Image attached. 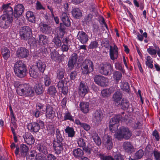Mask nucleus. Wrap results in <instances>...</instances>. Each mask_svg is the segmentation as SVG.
<instances>
[{"instance_id":"obj_1","label":"nucleus","mask_w":160,"mask_h":160,"mask_svg":"<svg viewBox=\"0 0 160 160\" xmlns=\"http://www.w3.org/2000/svg\"><path fill=\"white\" fill-rule=\"evenodd\" d=\"M56 138L53 141L52 145L55 153L59 155L62 152L65 143L58 128L56 130Z\"/></svg>"},{"instance_id":"obj_2","label":"nucleus","mask_w":160,"mask_h":160,"mask_svg":"<svg viewBox=\"0 0 160 160\" xmlns=\"http://www.w3.org/2000/svg\"><path fill=\"white\" fill-rule=\"evenodd\" d=\"M14 70L15 75L20 78L24 77L28 72L25 64L20 60L17 61L14 64Z\"/></svg>"},{"instance_id":"obj_3","label":"nucleus","mask_w":160,"mask_h":160,"mask_svg":"<svg viewBox=\"0 0 160 160\" xmlns=\"http://www.w3.org/2000/svg\"><path fill=\"white\" fill-rule=\"evenodd\" d=\"M16 92L20 96L32 97L34 95L32 88L29 84L25 83L19 85L17 89Z\"/></svg>"},{"instance_id":"obj_4","label":"nucleus","mask_w":160,"mask_h":160,"mask_svg":"<svg viewBox=\"0 0 160 160\" xmlns=\"http://www.w3.org/2000/svg\"><path fill=\"white\" fill-rule=\"evenodd\" d=\"M132 133L128 128L124 126L121 127L114 134V137L119 140L123 138L126 140L129 139L131 136Z\"/></svg>"},{"instance_id":"obj_5","label":"nucleus","mask_w":160,"mask_h":160,"mask_svg":"<svg viewBox=\"0 0 160 160\" xmlns=\"http://www.w3.org/2000/svg\"><path fill=\"white\" fill-rule=\"evenodd\" d=\"M13 13H4L0 18V27L6 29L12 25L13 20Z\"/></svg>"},{"instance_id":"obj_6","label":"nucleus","mask_w":160,"mask_h":160,"mask_svg":"<svg viewBox=\"0 0 160 160\" xmlns=\"http://www.w3.org/2000/svg\"><path fill=\"white\" fill-rule=\"evenodd\" d=\"M98 71L101 74L105 76H108L111 75L113 71V66L109 62H103L98 66Z\"/></svg>"},{"instance_id":"obj_7","label":"nucleus","mask_w":160,"mask_h":160,"mask_svg":"<svg viewBox=\"0 0 160 160\" xmlns=\"http://www.w3.org/2000/svg\"><path fill=\"white\" fill-rule=\"evenodd\" d=\"M82 73L84 75H88L94 70V65L92 62L88 59H85L81 65Z\"/></svg>"},{"instance_id":"obj_8","label":"nucleus","mask_w":160,"mask_h":160,"mask_svg":"<svg viewBox=\"0 0 160 160\" xmlns=\"http://www.w3.org/2000/svg\"><path fill=\"white\" fill-rule=\"evenodd\" d=\"M19 34L22 39L27 41L30 39L32 35V29L29 26H24L20 29Z\"/></svg>"},{"instance_id":"obj_9","label":"nucleus","mask_w":160,"mask_h":160,"mask_svg":"<svg viewBox=\"0 0 160 160\" xmlns=\"http://www.w3.org/2000/svg\"><path fill=\"white\" fill-rule=\"evenodd\" d=\"M44 122L41 120H38L36 122L30 123L28 125V128L31 132H37L41 128L44 127Z\"/></svg>"},{"instance_id":"obj_10","label":"nucleus","mask_w":160,"mask_h":160,"mask_svg":"<svg viewBox=\"0 0 160 160\" xmlns=\"http://www.w3.org/2000/svg\"><path fill=\"white\" fill-rule=\"evenodd\" d=\"M89 87L87 83L84 82H81L78 87V93L81 97H84L89 92Z\"/></svg>"},{"instance_id":"obj_11","label":"nucleus","mask_w":160,"mask_h":160,"mask_svg":"<svg viewBox=\"0 0 160 160\" xmlns=\"http://www.w3.org/2000/svg\"><path fill=\"white\" fill-rule=\"evenodd\" d=\"M86 140L82 138L78 139L77 143L79 147L82 148L83 150L88 154L91 153V146L90 144L86 146Z\"/></svg>"},{"instance_id":"obj_12","label":"nucleus","mask_w":160,"mask_h":160,"mask_svg":"<svg viewBox=\"0 0 160 160\" xmlns=\"http://www.w3.org/2000/svg\"><path fill=\"white\" fill-rule=\"evenodd\" d=\"M93 122L95 125H99L101 123L103 119V114L101 110H96L92 115Z\"/></svg>"},{"instance_id":"obj_13","label":"nucleus","mask_w":160,"mask_h":160,"mask_svg":"<svg viewBox=\"0 0 160 160\" xmlns=\"http://www.w3.org/2000/svg\"><path fill=\"white\" fill-rule=\"evenodd\" d=\"M16 55L20 59L26 58L29 55V51L25 47H21L17 50Z\"/></svg>"},{"instance_id":"obj_14","label":"nucleus","mask_w":160,"mask_h":160,"mask_svg":"<svg viewBox=\"0 0 160 160\" xmlns=\"http://www.w3.org/2000/svg\"><path fill=\"white\" fill-rule=\"evenodd\" d=\"M95 83L98 85L102 86L104 85L108 81L107 78L101 75H96L94 78Z\"/></svg>"},{"instance_id":"obj_15","label":"nucleus","mask_w":160,"mask_h":160,"mask_svg":"<svg viewBox=\"0 0 160 160\" xmlns=\"http://www.w3.org/2000/svg\"><path fill=\"white\" fill-rule=\"evenodd\" d=\"M42 111H46V116L48 118L52 119L55 116V112L53 110V108L50 105H47L46 108L44 110H42Z\"/></svg>"},{"instance_id":"obj_16","label":"nucleus","mask_w":160,"mask_h":160,"mask_svg":"<svg viewBox=\"0 0 160 160\" xmlns=\"http://www.w3.org/2000/svg\"><path fill=\"white\" fill-rule=\"evenodd\" d=\"M77 38L82 44H86L88 40V35L83 31H79L77 35Z\"/></svg>"},{"instance_id":"obj_17","label":"nucleus","mask_w":160,"mask_h":160,"mask_svg":"<svg viewBox=\"0 0 160 160\" xmlns=\"http://www.w3.org/2000/svg\"><path fill=\"white\" fill-rule=\"evenodd\" d=\"M78 57L76 53H72L70 57L68 63V67L70 69L72 70L74 67L75 64L76 63Z\"/></svg>"},{"instance_id":"obj_18","label":"nucleus","mask_w":160,"mask_h":160,"mask_svg":"<svg viewBox=\"0 0 160 160\" xmlns=\"http://www.w3.org/2000/svg\"><path fill=\"white\" fill-rule=\"evenodd\" d=\"M24 8L21 4H18L14 8V16L15 18H18L22 14L24 10Z\"/></svg>"},{"instance_id":"obj_19","label":"nucleus","mask_w":160,"mask_h":160,"mask_svg":"<svg viewBox=\"0 0 160 160\" xmlns=\"http://www.w3.org/2000/svg\"><path fill=\"white\" fill-rule=\"evenodd\" d=\"M109 55L110 58L112 60H114L118 57V48L117 46L114 44L113 47L110 46Z\"/></svg>"},{"instance_id":"obj_20","label":"nucleus","mask_w":160,"mask_h":160,"mask_svg":"<svg viewBox=\"0 0 160 160\" xmlns=\"http://www.w3.org/2000/svg\"><path fill=\"white\" fill-rule=\"evenodd\" d=\"M122 118V116L120 114H118L111 118L109 123V128L110 131L112 130L113 126L118 123Z\"/></svg>"},{"instance_id":"obj_21","label":"nucleus","mask_w":160,"mask_h":160,"mask_svg":"<svg viewBox=\"0 0 160 160\" xmlns=\"http://www.w3.org/2000/svg\"><path fill=\"white\" fill-rule=\"evenodd\" d=\"M122 147L125 151L127 153L131 154L134 152V148L130 142H124L123 144Z\"/></svg>"},{"instance_id":"obj_22","label":"nucleus","mask_w":160,"mask_h":160,"mask_svg":"<svg viewBox=\"0 0 160 160\" xmlns=\"http://www.w3.org/2000/svg\"><path fill=\"white\" fill-rule=\"evenodd\" d=\"M23 137L25 141L27 144L32 145L34 143V138L30 133L26 132L23 135Z\"/></svg>"},{"instance_id":"obj_23","label":"nucleus","mask_w":160,"mask_h":160,"mask_svg":"<svg viewBox=\"0 0 160 160\" xmlns=\"http://www.w3.org/2000/svg\"><path fill=\"white\" fill-rule=\"evenodd\" d=\"M103 144L108 150H110L113 147V144L111 137L108 135L104 139Z\"/></svg>"},{"instance_id":"obj_24","label":"nucleus","mask_w":160,"mask_h":160,"mask_svg":"<svg viewBox=\"0 0 160 160\" xmlns=\"http://www.w3.org/2000/svg\"><path fill=\"white\" fill-rule=\"evenodd\" d=\"M91 136L96 145L98 146L101 145L102 143L101 140L98 133L95 131H93L92 132Z\"/></svg>"},{"instance_id":"obj_25","label":"nucleus","mask_w":160,"mask_h":160,"mask_svg":"<svg viewBox=\"0 0 160 160\" xmlns=\"http://www.w3.org/2000/svg\"><path fill=\"white\" fill-rule=\"evenodd\" d=\"M81 111L84 113H88L89 111V103L88 102H82L79 104Z\"/></svg>"},{"instance_id":"obj_26","label":"nucleus","mask_w":160,"mask_h":160,"mask_svg":"<svg viewBox=\"0 0 160 160\" xmlns=\"http://www.w3.org/2000/svg\"><path fill=\"white\" fill-rule=\"evenodd\" d=\"M30 76L34 78H36L39 75V71L36 66L31 68L29 72Z\"/></svg>"},{"instance_id":"obj_27","label":"nucleus","mask_w":160,"mask_h":160,"mask_svg":"<svg viewBox=\"0 0 160 160\" xmlns=\"http://www.w3.org/2000/svg\"><path fill=\"white\" fill-rule=\"evenodd\" d=\"M122 95L121 92L119 91L116 92L113 95V98L116 105L118 106L120 104Z\"/></svg>"},{"instance_id":"obj_28","label":"nucleus","mask_w":160,"mask_h":160,"mask_svg":"<svg viewBox=\"0 0 160 160\" xmlns=\"http://www.w3.org/2000/svg\"><path fill=\"white\" fill-rule=\"evenodd\" d=\"M40 30L43 33L48 34L51 32V28L49 25L43 23L41 25Z\"/></svg>"},{"instance_id":"obj_29","label":"nucleus","mask_w":160,"mask_h":160,"mask_svg":"<svg viewBox=\"0 0 160 160\" xmlns=\"http://www.w3.org/2000/svg\"><path fill=\"white\" fill-rule=\"evenodd\" d=\"M61 20L63 22V24L66 27H69L71 25V22L67 14L63 12L61 16Z\"/></svg>"},{"instance_id":"obj_30","label":"nucleus","mask_w":160,"mask_h":160,"mask_svg":"<svg viewBox=\"0 0 160 160\" xmlns=\"http://www.w3.org/2000/svg\"><path fill=\"white\" fill-rule=\"evenodd\" d=\"M115 88L113 87H111L108 88L103 89L101 92L102 95L104 97H108L113 92Z\"/></svg>"},{"instance_id":"obj_31","label":"nucleus","mask_w":160,"mask_h":160,"mask_svg":"<svg viewBox=\"0 0 160 160\" xmlns=\"http://www.w3.org/2000/svg\"><path fill=\"white\" fill-rule=\"evenodd\" d=\"M35 66L39 71L42 73L44 72L46 67L45 62L41 60H39L37 62L36 65Z\"/></svg>"},{"instance_id":"obj_32","label":"nucleus","mask_w":160,"mask_h":160,"mask_svg":"<svg viewBox=\"0 0 160 160\" xmlns=\"http://www.w3.org/2000/svg\"><path fill=\"white\" fill-rule=\"evenodd\" d=\"M72 154L76 158L80 159L84 155L83 150L80 148L74 149L72 152Z\"/></svg>"},{"instance_id":"obj_33","label":"nucleus","mask_w":160,"mask_h":160,"mask_svg":"<svg viewBox=\"0 0 160 160\" xmlns=\"http://www.w3.org/2000/svg\"><path fill=\"white\" fill-rule=\"evenodd\" d=\"M72 16L75 18L79 19L82 16L81 11L78 8H75L72 9Z\"/></svg>"},{"instance_id":"obj_34","label":"nucleus","mask_w":160,"mask_h":160,"mask_svg":"<svg viewBox=\"0 0 160 160\" xmlns=\"http://www.w3.org/2000/svg\"><path fill=\"white\" fill-rule=\"evenodd\" d=\"M35 92L37 95L42 94L44 92L42 85L41 83H36L34 86Z\"/></svg>"},{"instance_id":"obj_35","label":"nucleus","mask_w":160,"mask_h":160,"mask_svg":"<svg viewBox=\"0 0 160 160\" xmlns=\"http://www.w3.org/2000/svg\"><path fill=\"white\" fill-rule=\"evenodd\" d=\"M26 17L27 20L32 23H35L36 18L33 13L31 11H28L26 13Z\"/></svg>"},{"instance_id":"obj_36","label":"nucleus","mask_w":160,"mask_h":160,"mask_svg":"<svg viewBox=\"0 0 160 160\" xmlns=\"http://www.w3.org/2000/svg\"><path fill=\"white\" fill-rule=\"evenodd\" d=\"M37 148L40 152L46 155L48 154L47 148L45 145L42 143H39L37 145Z\"/></svg>"},{"instance_id":"obj_37","label":"nucleus","mask_w":160,"mask_h":160,"mask_svg":"<svg viewBox=\"0 0 160 160\" xmlns=\"http://www.w3.org/2000/svg\"><path fill=\"white\" fill-rule=\"evenodd\" d=\"M1 52L3 57L6 60H7L10 56V51L6 47L2 48L1 50Z\"/></svg>"},{"instance_id":"obj_38","label":"nucleus","mask_w":160,"mask_h":160,"mask_svg":"<svg viewBox=\"0 0 160 160\" xmlns=\"http://www.w3.org/2000/svg\"><path fill=\"white\" fill-rule=\"evenodd\" d=\"M121 108L123 110H127L129 108L130 103L129 101L127 99H123L120 101Z\"/></svg>"},{"instance_id":"obj_39","label":"nucleus","mask_w":160,"mask_h":160,"mask_svg":"<svg viewBox=\"0 0 160 160\" xmlns=\"http://www.w3.org/2000/svg\"><path fill=\"white\" fill-rule=\"evenodd\" d=\"M65 132L67 134L68 136L69 137H73L75 134V132L73 128L69 126L66 127L65 129Z\"/></svg>"},{"instance_id":"obj_40","label":"nucleus","mask_w":160,"mask_h":160,"mask_svg":"<svg viewBox=\"0 0 160 160\" xmlns=\"http://www.w3.org/2000/svg\"><path fill=\"white\" fill-rule=\"evenodd\" d=\"M57 77L59 80L62 79L65 74V70L64 68H60L57 71Z\"/></svg>"},{"instance_id":"obj_41","label":"nucleus","mask_w":160,"mask_h":160,"mask_svg":"<svg viewBox=\"0 0 160 160\" xmlns=\"http://www.w3.org/2000/svg\"><path fill=\"white\" fill-rule=\"evenodd\" d=\"M57 92L56 89L54 86H50L48 89L47 94L52 97L55 96Z\"/></svg>"},{"instance_id":"obj_42","label":"nucleus","mask_w":160,"mask_h":160,"mask_svg":"<svg viewBox=\"0 0 160 160\" xmlns=\"http://www.w3.org/2000/svg\"><path fill=\"white\" fill-rule=\"evenodd\" d=\"M39 42L42 43L43 45H46L48 42V38L47 36L41 34L39 36Z\"/></svg>"},{"instance_id":"obj_43","label":"nucleus","mask_w":160,"mask_h":160,"mask_svg":"<svg viewBox=\"0 0 160 160\" xmlns=\"http://www.w3.org/2000/svg\"><path fill=\"white\" fill-rule=\"evenodd\" d=\"M122 77V74L121 72L116 71L113 73V78L117 82H118Z\"/></svg>"},{"instance_id":"obj_44","label":"nucleus","mask_w":160,"mask_h":160,"mask_svg":"<svg viewBox=\"0 0 160 160\" xmlns=\"http://www.w3.org/2000/svg\"><path fill=\"white\" fill-rule=\"evenodd\" d=\"M93 16L91 14H89L86 16L83 19L84 22L87 25L91 24L92 22V19Z\"/></svg>"},{"instance_id":"obj_45","label":"nucleus","mask_w":160,"mask_h":160,"mask_svg":"<svg viewBox=\"0 0 160 160\" xmlns=\"http://www.w3.org/2000/svg\"><path fill=\"white\" fill-rule=\"evenodd\" d=\"M144 155V152L141 149L137 151L134 154V158L137 160L141 158Z\"/></svg>"},{"instance_id":"obj_46","label":"nucleus","mask_w":160,"mask_h":160,"mask_svg":"<svg viewBox=\"0 0 160 160\" xmlns=\"http://www.w3.org/2000/svg\"><path fill=\"white\" fill-rule=\"evenodd\" d=\"M121 89L127 93H129L130 91V87L128 83L127 82H123L121 86Z\"/></svg>"},{"instance_id":"obj_47","label":"nucleus","mask_w":160,"mask_h":160,"mask_svg":"<svg viewBox=\"0 0 160 160\" xmlns=\"http://www.w3.org/2000/svg\"><path fill=\"white\" fill-rule=\"evenodd\" d=\"M2 8L4 9V13H9L10 12L12 13H13L12 8L8 4L4 5L2 6Z\"/></svg>"},{"instance_id":"obj_48","label":"nucleus","mask_w":160,"mask_h":160,"mask_svg":"<svg viewBox=\"0 0 160 160\" xmlns=\"http://www.w3.org/2000/svg\"><path fill=\"white\" fill-rule=\"evenodd\" d=\"M52 42L58 47H60L61 46L62 41L60 37H57L54 38L52 39Z\"/></svg>"},{"instance_id":"obj_49","label":"nucleus","mask_w":160,"mask_h":160,"mask_svg":"<svg viewBox=\"0 0 160 160\" xmlns=\"http://www.w3.org/2000/svg\"><path fill=\"white\" fill-rule=\"evenodd\" d=\"M64 116L63 117V119L64 121H66L69 120L70 121H72L74 122V119L73 118V117L71 115V113L69 112H66L64 114Z\"/></svg>"},{"instance_id":"obj_50","label":"nucleus","mask_w":160,"mask_h":160,"mask_svg":"<svg viewBox=\"0 0 160 160\" xmlns=\"http://www.w3.org/2000/svg\"><path fill=\"white\" fill-rule=\"evenodd\" d=\"M51 58L52 60L57 62V60L59 55L58 52L56 51H54L52 52L50 54Z\"/></svg>"},{"instance_id":"obj_51","label":"nucleus","mask_w":160,"mask_h":160,"mask_svg":"<svg viewBox=\"0 0 160 160\" xmlns=\"http://www.w3.org/2000/svg\"><path fill=\"white\" fill-rule=\"evenodd\" d=\"M47 130L48 132V134L53 135L55 133V129L54 126L52 125H50L48 126Z\"/></svg>"},{"instance_id":"obj_52","label":"nucleus","mask_w":160,"mask_h":160,"mask_svg":"<svg viewBox=\"0 0 160 160\" xmlns=\"http://www.w3.org/2000/svg\"><path fill=\"white\" fill-rule=\"evenodd\" d=\"M125 156L120 153H118L114 155L113 157V160H125Z\"/></svg>"},{"instance_id":"obj_53","label":"nucleus","mask_w":160,"mask_h":160,"mask_svg":"<svg viewBox=\"0 0 160 160\" xmlns=\"http://www.w3.org/2000/svg\"><path fill=\"white\" fill-rule=\"evenodd\" d=\"M99 157L102 160H113V158L111 156H106L101 153L99 154Z\"/></svg>"},{"instance_id":"obj_54","label":"nucleus","mask_w":160,"mask_h":160,"mask_svg":"<svg viewBox=\"0 0 160 160\" xmlns=\"http://www.w3.org/2000/svg\"><path fill=\"white\" fill-rule=\"evenodd\" d=\"M20 152L21 154L26 153L28 150V147L25 144H21L20 146Z\"/></svg>"},{"instance_id":"obj_55","label":"nucleus","mask_w":160,"mask_h":160,"mask_svg":"<svg viewBox=\"0 0 160 160\" xmlns=\"http://www.w3.org/2000/svg\"><path fill=\"white\" fill-rule=\"evenodd\" d=\"M153 153L155 160H160V152L158 150H154L153 151Z\"/></svg>"},{"instance_id":"obj_56","label":"nucleus","mask_w":160,"mask_h":160,"mask_svg":"<svg viewBox=\"0 0 160 160\" xmlns=\"http://www.w3.org/2000/svg\"><path fill=\"white\" fill-rule=\"evenodd\" d=\"M115 68L121 72L124 73L125 72V70L122 68V66L120 63L119 62H116L115 63Z\"/></svg>"},{"instance_id":"obj_57","label":"nucleus","mask_w":160,"mask_h":160,"mask_svg":"<svg viewBox=\"0 0 160 160\" xmlns=\"http://www.w3.org/2000/svg\"><path fill=\"white\" fill-rule=\"evenodd\" d=\"M51 82V80L50 77L46 75L44 77V84L46 86H49Z\"/></svg>"},{"instance_id":"obj_58","label":"nucleus","mask_w":160,"mask_h":160,"mask_svg":"<svg viewBox=\"0 0 160 160\" xmlns=\"http://www.w3.org/2000/svg\"><path fill=\"white\" fill-rule=\"evenodd\" d=\"M148 52L151 55H155L157 53V49H153L151 47H149L147 50Z\"/></svg>"},{"instance_id":"obj_59","label":"nucleus","mask_w":160,"mask_h":160,"mask_svg":"<svg viewBox=\"0 0 160 160\" xmlns=\"http://www.w3.org/2000/svg\"><path fill=\"white\" fill-rule=\"evenodd\" d=\"M98 44L97 41H94L92 42L88 46V48L90 49L96 48L98 47Z\"/></svg>"},{"instance_id":"obj_60","label":"nucleus","mask_w":160,"mask_h":160,"mask_svg":"<svg viewBox=\"0 0 160 160\" xmlns=\"http://www.w3.org/2000/svg\"><path fill=\"white\" fill-rule=\"evenodd\" d=\"M142 125V123L139 122H137V123L133 122L132 124V127L134 129L140 128Z\"/></svg>"},{"instance_id":"obj_61","label":"nucleus","mask_w":160,"mask_h":160,"mask_svg":"<svg viewBox=\"0 0 160 160\" xmlns=\"http://www.w3.org/2000/svg\"><path fill=\"white\" fill-rule=\"evenodd\" d=\"M77 75V72L76 71L71 72L69 74L70 79L71 80H74L76 78Z\"/></svg>"},{"instance_id":"obj_62","label":"nucleus","mask_w":160,"mask_h":160,"mask_svg":"<svg viewBox=\"0 0 160 160\" xmlns=\"http://www.w3.org/2000/svg\"><path fill=\"white\" fill-rule=\"evenodd\" d=\"M68 98H67L65 97L61 101V106L63 109L66 108V103L68 100Z\"/></svg>"},{"instance_id":"obj_63","label":"nucleus","mask_w":160,"mask_h":160,"mask_svg":"<svg viewBox=\"0 0 160 160\" xmlns=\"http://www.w3.org/2000/svg\"><path fill=\"white\" fill-rule=\"evenodd\" d=\"M64 85V82L63 80H61L57 83V86L59 89L63 88Z\"/></svg>"},{"instance_id":"obj_64","label":"nucleus","mask_w":160,"mask_h":160,"mask_svg":"<svg viewBox=\"0 0 160 160\" xmlns=\"http://www.w3.org/2000/svg\"><path fill=\"white\" fill-rule=\"evenodd\" d=\"M36 160H46V157L40 153H38L36 157Z\"/></svg>"}]
</instances>
